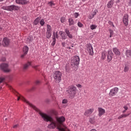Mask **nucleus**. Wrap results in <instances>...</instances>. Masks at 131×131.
Instances as JSON below:
<instances>
[{
    "label": "nucleus",
    "mask_w": 131,
    "mask_h": 131,
    "mask_svg": "<svg viewBox=\"0 0 131 131\" xmlns=\"http://www.w3.org/2000/svg\"><path fill=\"white\" fill-rule=\"evenodd\" d=\"M10 91H11V92H13L14 94L17 96V101H19V100H21L25 103H27V104H28V105H29L30 107H31V108H33V109H34L35 111L38 112V114H39L42 119H43L44 121H46L47 122H49V121H50L51 123L48 125V128H51L52 129L56 128V127H57V122H56V121L54 120V119L52 118V117L42 113V112H41V111L36 107V106L29 102V101H27L24 98V97L20 95L19 93H18V92L16 91V90L13 89V88L10 87Z\"/></svg>",
    "instance_id": "1"
},
{
    "label": "nucleus",
    "mask_w": 131,
    "mask_h": 131,
    "mask_svg": "<svg viewBox=\"0 0 131 131\" xmlns=\"http://www.w3.org/2000/svg\"><path fill=\"white\" fill-rule=\"evenodd\" d=\"M56 119L57 121V129H58L59 131H66L64 128L62 127V124L65 121V117L63 116L56 117Z\"/></svg>",
    "instance_id": "2"
},
{
    "label": "nucleus",
    "mask_w": 131,
    "mask_h": 131,
    "mask_svg": "<svg viewBox=\"0 0 131 131\" xmlns=\"http://www.w3.org/2000/svg\"><path fill=\"white\" fill-rule=\"evenodd\" d=\"M67 92L70 95V97L72 98H74V97H75V95H76V92H77V88L76 86H75V85L72 84L68 87Z\"/></svg>",
    "instance_id": "3"
},
{
    "label": "nucleus",
    "mask_w": 131,
    "mask_h": 131,
    "mask_svg": "<svg viewBox=\"0 0 131 131\" xmlns=\"http://www.w3.org/2000/svg\"><path fill=\"white\" fill-rule=\"evenodd\" d=\"M53 77L57 82H61V80H62V73L59 71H56L53 74Z\"/></svg>",
    "instance_id": "4"
},
{
    "label": "nucleus",
    "mask_w": 131,
    "mask_h": 131,
    "mask_svg": "<svg viewBox=\"0 0 131 131\" xmlns=\"http://www.w3.org/2000/svg\"><path fill=\"white\" fill-rule=\"evenodd\" d=\"M80 62L79 56L76 55L71 58V65L72 66H78Z\"/></svg>",
    "instance_id": "5"
},
{
    "label": "nucleus",
    "mask_w": 131,
    "mask_h": 131,
    "mask_svg": "<svg viewBox=\"0 0 131 131\" xmlns=\"http://www.w3.org/2000/svg\"><path fill=\"white\" fill-rule=\"evenodd\" d=\"M0 69L4 72H10L11 71V70L9 69V64L5 63L0 64Z\"/></svg>",
    "instance_id": "6"
},
{
    "label": "nucleus",
    "mask_w": 131,
    "mask_h": 131,
    "mask_svg": "<svg viewBox=\"0 0 131 131\" xmlns=\"http://www.w3.org/2000/svg\"><path fill=\"white\" fill-rule=\"evenodd\" d=\"M20 9V7L18 6H16L15 5H11L9 6H7L6 7H4L5 10H7V11H18Z\"/></svg>",
    "instance_id": "7"
},
{
    "label": "nucleus",
    "mask_w": 131,
    "mask_h": 131,
    "mask_svg": "<svg viewBox=\"0 0 131 131\" xmlns=\"http://www.w3.org/2000/svg\"><path fill=\"white\" fill-rule=\"evenodd\" d=\"M87 51L90 56H94V50L91 43H88L86 45Z\"/></svg>",
    "instance_id": "8"
},
{
    "label": "nucleus",
    "mask_w": 131,
    "mask_h": 131,
    "mask_svg": "<svg viewBox=\"0 0 131 131\" xmlns=\"http://www.w3.org/2000/svg\"><path fill=\"white\" fill-rule=\"evenodd\" d=\"M118 91L119 89L117 87H115L110 90L109 95L111 97H114V96L116 95V94L118 93Z\"/></svg>",
    "instance_id": "9"
},
{
    "label": "nucleus",
    "mask_w": 131,
    "mask_h": 131,
    "mask_svg": "<svg viewBox=\"0 0 131 131\" xmlns=\"http://www.w3.org/2000/svg\"><path fill=\"white\" fill-rule=\"evenodd\" d=\"M107 62L108 63H110L111 61L112 60V59H113V52H112V51L109 50L107 52Z\"/></svg>",
    "instance_id": "10"
},
{
    "label": "nucleus",
    "mask_w": 131,
    "mask_h": 131,
    "mask_svg": "<svg viewBox=\"0 0 131 131\" xmlns=\"http://www.w3.org/2000/svg\"><path fill=\"white\" fill-rule=\"evenodd\" d=\"M10 45V39L5 37L4 38L2 41V45L3 47H8Z\"/></svg>",
    "instance_id": "11"
},
{
    "label": "nucleus",
    "mask_w": 131,
    "mask_h": 131,
    "mask_svg": "<svg viewBox=\"0 0 131 131\" xmlns=\"http://www.w3.org/2000/svg\"><path fill=\"white\" fill-rule=\"evenodd\" d=\"M94 108H90L89 110H87L85 111L84 115H85V116H87V117H89V116H90V115H91L92 113L94 112Z\"/></svg>",
    "instance_id": "12"
},
{
    "label": "nucleus",
    "mask_w": 131,
    "mask_h": 131,
    "mask_svg": "<svg viewBox=\"0 0 131 131\" xmlns=\"http://www.w3.org/2000/svg\"><path fill=\"white\" fill-rule=\"evenodd\" d=\"M65 33L67 34V36H68L69 38H70L71 39H72L73 38V35H72V33L70 32V31L68 29H65L64 30Z\"/></svg>",
    "instance_id": "13"
},
{
    "label": "nucleus",
    "mask_w": 131,
    "mask_h": 131,
    "mask_svg": "<svg viewBox=\"0 0 131 131\" xmlns=\"http://www.w3.org/2000/svg\"><path fill=\"white\" fill-rule=\"evenodd\" d=\"M105 113H106V111L102 107H98V116H99V117H101L102 115H104Z\"/></svg>",
    "instance_id": "14"
},
{
    "label": "nucleus",
    "mask_w": 131,
    "mask_h": 131,
    "mask_svg": "<svg viewBox=\"0 0 131 131\" xmlns=\"http://www.w3.org/2000/svg\"><path fill=\"white\" fill-rule=\"evenodd\" d=\"M16 4H18L19 5H26V4H28V1L27 0H15Z\"/></svg>",
    "instance_id": "15"
},
{
    "label": "nucleus",
    "mask_w": 131,
    "mask_h": 131,
    "mask_svg": "<svg viewBox=\"0 0 131 131\" xmlns=\"http://www.w3.org/2000/svg\"><path fill=\"white\" fill-rule=\"evenodd\" d=\"M31 65V62L28 61L26 63L24 64L23 66V70H27L28 68H29V67Z\"/></svg>",
    "instance_id": "16"
},
{
    "label": "nucleus",
    "mask_w": 131,
    "mask_h": 131,
    "mask_svg": "<svg viewBox=\"0 0 131 131\" xmlns=\"http://www.w3.org/2000/svg\"><path fill=\"white\" fill-rule=\"evenodd\" d=\"M113 51L116 56H120V51H119V50L117 48H113Z\"/></svg>",
    "instance_id": "17"
},
{
    "label": "nucleus",
    "mask_w": 131,
    "mask_h": 131,
    "mask_svg": "<svg viewBox=\"0 0 131 131\" xmlns=\"http://www.w3.org/2000/svg\"><path fill=\"white\" fill-rule=\"evenodd\" d=\"M59 34L61 36V39H66V38H67V36L65 32L60 31Z\"/></svg>",
    "instance_id": "18"
},
{
    "label": "nucleus",
    "mask_w": 131,
    "mask_h": 131,
    "mask_svg": "<svg viewBox=\"0 0 131 131\" xmlns=\"http://www.w3.org/2000/svg\"><path fill=\"white\" fill-rule=\"evenodd\" d=\"M107 52L104 51L101 53V60H105L106 59V57H107Z\"/></svg>",
    "instance_id": "19"
},
{
    "label": "nucleus",
    "mask_w": 131,
    "mask_h": 131,
    "mask_svg": "<svg viewBox=\"0 0 131 131\" xmlns=\"http://www.w3.org/2000/svg\"><path fill=\"white\" fill-rule=\"evenodd\" d=\"M123 22L125 26H127V25H128V17H123Z\"/></svg>",
    "instance_id": "20"
},
{
    "label": "nucleus",
    "mask_w": 131,
    "mask_h": 131,
    "mask_svg": "<svg viewBox=\"0 0 131 131\" xmlns=\"http://www.w3.org/2000/svg\"><path fill=\"white\" fill-rule=\"evenodd\" d=\"M33 39V38L31 36L28 37L25 39L26 43H31V42H32Z\"/></svg>",
    "instance_id": "21"
},
{
    "label": "nucleus",
    "mask_w": 131,
    "mask_h": 131,
    "mask_svg": "<svg viewBox=\"0 0 131 131\" xmlns=\"http://www.w3.org/2000/svg\"><path fill=\"white\" fill-rule=\"evenodd\" d=\"M125 56L127 58H131V50H126L125 52Z\"/></svg>",
    "instance_id": "22"
},
{
    "label": "nucleus",
    "mask_w": 131,
    "mask_h": 131,
    "mask_svg": "<svg viewBox=\"0 0 131 131\" xmlns=\"http://www.w3.org/2000/svg\"><path fill=\"white\" fill-rule=\"evenodd\" d=\"M129 116V114H122L118 117V119H121L122 118H125Z\"/></svg>",
    "instance_id": "23"
},
{
    "label": "nucleus",
    "mask_w": 131,
    "mask_h": 131,
    "mask_svg": "<svg viewBox=\"0 0 131 131\" xmlns=\"http://www.w3.org/2000/svg\"><path fill=\"white\" fill-rule=\"evenodd\" d=\"M29 50V48H28L27 46H25L23 48V53H26L27 54V53H28V51Z\"/></svg>",
    "instance_id": "24"
},
{
    "label": "nucleus",
    "mask_w": 131,
    "mask_h": 131,
    "mask_svg": "<svg viewBox=\"0 0 131 131\" xmlns=\"http://www.w3.org/2000/svg\"><path fill=\"white\" fill-rule=\"evenodd\" d=\"M69 26H71V25H74V20L72 18H69Z\"/></svg>",
    "instance_id": "25"
},
{
    "label": "nucleus",
    "mask_w": 131,
    "mask_h": 131,
    "mask_svg": "<svg viewBox=\"0 0 131 131\" xmlns=\"http://www.w3.org/2000/svg\"><path fill=\"white\" fill-rule=\"evenodd\" d=\"M40 20V18H39V17H37L36 19H35V20L34 21V25H37V24L39 23Z\"/></svg>",
    "instance_id": "26"
},
{
    "label": "nucleus",
    "mask_w": 131,
    "mask_h": 131,
    "mask_svg": "<svg viewBox=\"0 0 131 131\" xmlns=\"http://www.w3.org/2000/svg\"><path fill=\"white\" fill-rule=\"evenodd\" d=\"M113 6V1H111L109 2L107 4V8H112V6Z\"/></svg>",
    "instance_id": "27"
},
{
    "label": "nucleus",
    "mask_w": 131,
    "mask_h": 131,
    "mask_svg": "<svg viewBox=\"0 0 131 131\" xmlns=\"http://www.w3.org/2000/svg\"><path fill=\"white\" fill-rule=\"evenodd\" d=\"M51 36H52V32H47V38H51Z\"/></svg>",
    "instance_id": "28"
},
{
    "label": "nucleus",
    "mask_w": 131,
    "mask_h": 131,
    "mask_svg": "<svg viewBox=\"0 0 131 131\" xmlns=\"http://www.w3.org/2000/svg\"><path fill=\"white\" fill-rule=\"evenodd\" d=\"M47 32H52V27L49 25H47Z\"/></svg>",
    "instance_id": "29"
},
{
    "label": "nucleus",
    "mask_w": 131,
    "mask_h": 131,
    "mask_svg": "<svg viewBox=\"0 0 131 131\" xmlns=\"http://www.w3.org/2000/svg\"><path fill=\"white\" fill-rule=\"evenodd\" d=\"M129 70V67L128 66H125L124 72H127Z\"/></svg>",
    "instance_id": "30"
},
{
    "label": "nucleus",
    "mask_w": 131,
    "mask_h": 131,
    "mask_svg": "<svg viewBox=\"0 0 131 131\" xmlns=\"http://www.w3.org/2000/svg\"><path fill=\"white\" fill-rule=\"evenodd\" d=\"M108 31L110 33V37L113 36V34H114V32L113 31V30H112V29H109Z\"/></svg>",
    "instance_id": "31"
},
{
    "label": "nucleus",
    "mask_w": 131,
    "mask_h": 131,
    "mask_svg": "<svg viewBox=\"0 0 131 131\" xmlns=\"http://www.w3.org/2000/svg\"><path fill=\"white\" fill-rule=\"evenodd\" d=\"M48 5L50 7H54V6H56V4L54 3L53 2H50L48 3Z\"/></svg>",
    "instance_id": "32"
},
{
    "label": "nucleus",
    "mask_w": 131,
    "mask_h": 131,
    "mask_svg": "<svg viewBox=\"0 0 131 131\" xmlns=\"http://www.w3.org/2000/svg\"><path fill=\"white\" fill-rule=\"evenodd\" d=\"M90 28H91V30H94V29H96L97 28V26H96L95 25H92L90 26Z\"/></svg>",
    "instance_id": "33"
},
{
    "label": "nucleus",
    "mask_w": 131,
    "mask_h": 131,
    "mask_svg": "<svg viewBox=\"0 0 131 131\" xmlns=\"http://www.w3.org/2000/svg\"><path fill=\"white\" fill-rule=\"evenodd\" d=\"M52 39H53V41L51 45L52 46H55V45H56V38H55V37H54V38H53Z\"/></svg>",
    "instance_id": "34"
},
{
    "label": "nucleus",
    "mask_w": 131,
    "mask_h": 131,
    "mask_svg": "<svg viewBox=\"0 0 131 131\" xmlns=\"http://www.w3.org/2000/svg\"><path fill=\"white\" fill-rule=\"evenodd\" d=\"M60 21L61 23H64V22L66 21V18H65V17H61L60 18Z\"/></svg>",
    "instance_id": "35"
},
{
    "label": "nucleus",
    "mask_w": 131,
    "mask_h": 131,
    "mask_svg": "<svg viewBox=\"0 0 131 131\" xmlns=\"http://www.w3.org/2000/svg\"><path fill=\"white\" fill-rule=\"evenodd\" d=\"M40 24L41 26H43V25H45V20L43 19H41L40 21Z\"/></svg>",
    "instance_id": "36"
},
{
    "label": "nucleus",
    "mask_w": 131,
    "mask_h": 131,
    "mask_svg": "<svg viewBox=\"0 0 131 131\" xmlns=\"http://www.w3.org/2000/svg\"><path fill=\"white\" fill-rule=\"evenodd\" d=\"M41 83L40 81L36 80L35 82L36 85H39V84Z\"/></svg>",
    "instance_id": "37"
},
{
    "label": "nucleus",
    "mask_w": 131,
    "mask_h": 131,
    "mask_svg": "<svg viewBox=\"0 0 131 131\" xmlns=\"http://www.w3.org/2000/svg\"><path fill=\"white\" fill-rule=\"evenodd\" d=\"M62 103V104H67V103H68V100H67V99H63Z\"/></svg>",
    "instance_id": "38"
},
{
    "label": "nucleus",
    "mask_w": 131,
    "mask_h": 131,
    "mask_svg": "<svg viewBox=\"0 0 131 131\" xmlns=\"http://www.w3.org/2000/svg\"><path fill=\"white\" fill-rule=\"evenodd\" d=\"M78 26L79 27L81 28V27H82V26H83V25L82 24H81V23H80V22H78Z\"/></svg>",
    "instance_id": "39"
},
{
    "label": "nucleus",
    "mask_w": 131,
    "mask_h": 131,
    "mask_svg": "<svg viewBox=\"0 0 131 131\" xmlns=\"http://www.w3.org/2000/svg\"><path fill=\"white\" fill-rule=\"evenodd\" d=\"M98 11L97 10H94V11L92 13V16H95L97 14Z\"/></svg>",
    "instance_id": "40"
},
{
    "label": "nucleus",
    "mask_w": 131,
    "mask_h": 131,
    "mask_svg": "<svg viewBox=\"0 0 131 131\" xmlns=\"http://www.w3.org/2000/svg\"><path fill=\"white\" fill-rule=\"evenodd\" d=\"M5 79V78L0 77V83H2L3 81H4V80Z\"/></svg>",
    "instance_id": "41"
},
{
    "label": "nucleus",
    "mask_w": 131,
    "mask_h": 131,
    "mask_svg": "<svg viewBox=\"0 0 131 131\" xmlns=\"http://www.w3.org/2000/svg\"><path fill=\"white\" fill-rule=\"evenodd\" d=\"M27 54H26V53H24V54H22L21 55V58H22V59H23V58H24V56H26Z\"/></svg>",
    "instance_id": "42"
},
{
    "label": "nucleus",
    "mask_w": 131,
    "mask_h": 131,
    "mask_svg": "<svg viewBox=\"0 0 131 131\" xmlns=\"http://www.w3.org/2000/svg\"><path fill=\"white\" fill-rule=\"evenodd\" d=\"M56 38V33H55V32H53V36H52V38Z\"/></svg>",
    "instance_id": "43"
},
{
    "label": "nucleus",
    "mask_w": 131,
    "mask_h": 131,
    "mask_svg": "<svg viewBox=\"0 0 131 131\" xmlns=\"http://www.w3.org/2000/svg\"><path fill=\"white\" fill-rule=\"evenodd\" d=\"M90 123H94V119H90V120H89Z\"/></svg>",
    "instance_id": "44"
},
{
    "label": "nucleus",
    "mask_w": 131,
    "mask_h": 131,
    "mask_svg": "<svg viewBox=\"0 0 131 131\" xmlns=\"http://www.w3.org/2000/svg\"><path fill=\"white\" fill-rule=\"evenodd\" d=\"M123 108H124V110H125L126 111L127 110H128V107H127V106H124Z\"/></svg>",
    "instance_id": "45"
},
{
    "label": "nucleus",
    "mask_w": 131,
    "mask_h": 131,
    "mask_svg": "<svg viewBox=\"0 0 131 131\" xmlns=\"http://www.w3.org/2000/svg\"><path fill=\"white\" fill-rule=\"evenodd\" d=\"M55 35H56V36H55L56 38H59V36L58 35V32H56L55 33Z\"/></svg>",
    "instance_id": "46"
},
{
    "label": "nucleus",
    "mask_w": 131,
    "mask_h": 131,
    "mask_svg": "<svg viewBox=\"0 0 131 131\" xmlns=\"http://www.w3.org/2000/svg\"><path fill=\"white\" fill-rule=\"evenodd\" d=\"M76 86H77L78 88H79L80 89H81V88H82V86L80 84H77Z\"/></svg>",
    "instance_id": "47"
},
{
    "label": "nucleus",
    "mask_w": 131,
    "mask_h": 131,
    "mask_svg": "<svg viewBox=\"0 0 131 131\" xmlns=\"http://www.w3.org/2000/svg\"><path fill=\"white\" fill-rule=\"evenodd\" d=\"M39 66V65L34 66H33V68H34V69H36V68Z\"/></svg>",
    "instance_id": "48"
},
{
    "label": "nucleus",
    "mask_w": 131,
    "mask_h": 131,
    "mask_svg": "<svg viewBox=\"0 0 131 131\" xmlns=\"http://www.w3.org/2000/svg\"><path fill=\"white\" fill-rule=\"evenodd\" d=\"M75 17H78V16H79V14H78L77 12H76L75 13Z\"/></svg>",
    "instance_id": "49"
},
{
    "label": "nucleus",
    "mask_w": 131,
    "mask_h": 131,
    "mask_svg": "<svg viewBox=\"0 0 131 131\" xmlns=\"http://www.w3.org/2000/svg\"><path fill=\"white\" fill-rule=\"evenodd\" d=\"M1 61H3V62H5L6 61V58L3 57L1 59Z\"/></svg>",
    "instance_id": "50"
},
{
    "label": "nucleus",
    "mask_w": 131,
    "mask_h": 131,
    "mask_svg": "<svg viewBox=\"0 0 131 131\" xmlns=\"http://www.w3.org/2000/svg\"><path fill=\"white\" fill-rule=\"evenodd\" d=\"M108 24L112 26L113 24V23L111 21H108Z\"/></svg>",
    "instance_id": "51"
},
{
    "label": "nucleus",
    "mask_w": 131,
    "mask_h": 131,
    "mask_svg": "<svg viewBox=\"0 0 131 131\" xmlns=\"http://www.w3.org/2000/svg\"><path fill=\"white\" fill-rule=\"evenodd\" d=\"M17 127H18V124L14 125L13 126V128H17Z\"/></svg>",
    "instance_id": "52"
},
{
    "label": "nucleus",
    "mask_w": 131,
    "mask_h": 131,
    "mask_svg": "<svg viewBox=\"0 0 131 131\" xmlns=\"http://www.w3.org/2000/svg\"><path fill=\"white\" fill-rule=\"evenodd\" d=\"M61 45L63 47H65V42H62Z\"/></svg>",
    "instance_id": "53"
},
{
    "label": "nucleus",
    "mask_w": 131,
    "mask_h": 131,
    "mask_svg": "<svg viewBox=\"0 0 131 131\" xmlns=\"http://www.w3.org/2000/svg\"><path fill=\"white\" fill-rule=\"evenodd\" d=\"M125 112H126V111H125V110L122 111V113H125Z\"/></svg>",
    "instance_id": "54"
},
{
    "label": "nucleus",
    "mask_w": 131,
    "mask_h": 131,
    "mask_svg": "<svg viewBox=\"0 0 131 131\" xmlns=\"http://www.w3.org/2000/svg\"><path fill=\"white\" fill-rule=\"evenodd\" d=\"M90 131H97V130H96L95 129H92Z\"/></svg>",
    "instance_id": "55"
},
{
    "label": "nucleus",
    "mask_w": 131,
    "mask_h": 131,
    "mask_svg": "<svg viewBox=\"0 0 131 131\" xmlns=\"http://www.w3.org/2000/svg\"><path fill=\"white\" fill-rule=\"evenodd\" d=\"M67 49H69V50L71 49V47H67Z\"/></svg>",
    "instance_id": "56"
},
{
    "label": "nucleus",
    "mask_w": 131,
    "mask_h": 131,
    "mask_svg": "<svg viewBox=\"0 0 131 131\" xmlns=\"http://www.w3.org/2000/svg\"><path fill=\"white\" fill-rule=\"evenodd\" d=\"M71 47H72V48H73V44H72V45H71Z\"/></svg>",
    "instance_id": "57"
},
{
    "label": "nucleus",
    "mask_w": 131,
    "mask_h": 131,
    "mask_svg": "<svg viewBox=\"0 0 131 131\" xmlns=\"http://www.w3.org/2000/svg\"><path fill=\"white\" fill-rule=\"evenodd\" d=\"M112 27H114V25L113 24L112 25Z\"/></svg>",
    "instance_id": "58"
},
{
    "label": "nucleus",
    "mask_w": 131,
    "mask_h": 131,
    "mask_svg": "<svg viewBox=\"0 0 131 131\" xmlns=\"http://www.w3.org/2000/svg\"><path fill=\"white\" fill-rule=\"evenodd\" d=\"M90 19H93V17H90Z\"/></svg>",
    "instance_id": "59"
},
{
    "label": "nucleus",
    "mask_w": 131,
    "mask_h": 131,
    "mask_svg": "<svg viewBox=\"0 0 131 131\" xmlns=\"http://www.w3.org/2000/svg\"><path fill=\"white\" fill-rule=\"evenodd\" d=\"M46 84H49V82H47Z\"/></svg>",
    "instance_id": "60"
},
{
    "label": "nucleus",
    "mask_w": 131,
    "mask_h": 131,
    "mask_svg": "<svg viewBox=\"0 0 131 131\" xmlns=\"http://www.w3.org/2000/svg\"><path fill=\"white\" fill-rule=\"evenodd\" d=\"M5 0H0V2H4Z\"/></svg>",
    "instance_id": "61"
},
{
    "label": "nucleus",
    "mask_w": 131,
    "mask_h": 131,
    "mask_svg": "<svg viewBox=\"0 0 131 131\" xmlns=\"http://www.w3.org/2000/svg\"><path fill=\"white\" fill-rule=\"evenodd\" d=\"M82 2H85V0H82Z\"/></svg>",
    "instance_id": "62"
},
{
    "label": "nucleus",
    "mask_w": 131,
    "mask_h": 131,
    "mask_svg": "<svg viewBox=\"0 0 131 131\" xmlns=\"http://www.w3.org/2000/svg\"><path fill=\"white\" fill-rule=\"evenodd\" d=\"M2 29V28L0 27V30H1Z\"/></svg>",
    "instance_id": "63"
},
{
    "label": "nucleus",
    "mask_w": 131,
    "mask_h": 131,
    "mask_svg": "<svg viewBox=\"0 0 131 131\" xmlns=\"http://www.w3.org/2000/svg\"><path fill=\"white\" fill-rule=\"evenodd\" d=\"M47 102H50V100H47Z\"/></svg>",
    "instance_id": "64"
}]
</instances>
